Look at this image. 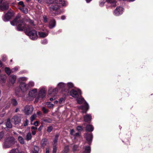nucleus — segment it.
Wrapping results in <instances>:
<instances>
[{
  "instance_id": "obj_1",
  "label": "nucleus",
  "mask_w": 153,
  "mask_h": 153,
  "mask_svg": "<svg viewBox=\"0 0 153 153\" xmlns=\"http://www.w3.org/2000/svg\"><path fill=\"white\" fill-rule=\"evenodd\" d=\"M46 2L52 5L50 6V9L52 13H53L52 15L55 16L57 14L56 10L59 8L60 6L59 4H61L62 6H65L66 5V2L63 0H45Z\"/></svg>"
},
{
  "instance_id": "obj_2",
  "label": "nucleus",
  "mask_w": 153,
  "mask_h": 153,
  "mask_svg": "<svg viewBox=\"0 0 153 153\" xmlns=\"http://www.w3.org/2000/svg\"><path fill=\"white\" fill-rule=\"evenodd\" d=\"M28 22L30 24L27 27V29L25 30V33L32 40L36 39L37 38V33L34 29L35 27V25L34 24L33 21L30 19L28 20Z\"/></svg>"
},
{
  "instance_id": "obj_3",
  "label": "nucleus",
  "mask_w": 153,
  "mask_h": 153,
  "mask_svg": "<svg viewBox=\"0 0 153 153\" xmlns=\"http://www.w3.org/2000/svg\"><path fill=\"white\" fill-rule=\"evenodd\" d=\"M11 24L12 25H17V30L19 31H22L27 29V27L30 25L26 26L23 20L21 19L19 16H17L12 22H11Z\"/></svg>"
},
{
  "instance_id": "obj_4",
  "label": "nucleus",
  "mask_w": 153,
  "mask_h": 153,
  "mask_svg": "<svg viewBox=\"0 0 153 153\" xmlns=\"http://www.w3.org/2000/svg\"><path fill=\"white\" fill-rule=\"evenodd\" d=\"M16 142L15 139L13 137H9L6 138L3 144L4 148H9L14 144Z\"/></svg>"
},
{
  "instance_id": "obj_5",
  "label": "nucleus",
  "mask_w": 153,
  "mask_h": 153,
  "mask_svg": "<svg viewBox=\"0 0 153 153\" xmlns=\"http://www.w3.org/2000/svg\"><path fill=\"white\" fill-rule=\"evenodd\" d=\"M28 97L29 98L32 100L36 98L34 102H37L38 99L36 98L38 95V92L37 89L34 88L30 91L28 93Z\"/></svg>"
},
{
  "instance_id": "obj_6",
  "label": "nucleus",
  "mask_w": 153,
  "mask_h": 153,
  "mask_svg": "<svg viewBox=\"0 0 153 153\" xmlns=\"http://www.w3.org/2000/svg\"><path fill=\"white\" fill-rule=\"evenodd\" d=\"M58 91L57 88L53 89L52 88H50L48 92V97H52L50 98V101H53L55 99V96L57 95Z\"/></svg>"
},
{
  "instance_id": "obj_7",
  "label": "nucleus",
  "mask_w": 153,
  "mask_h": 153,
  "mask_svg": "<svg viewBox=\"0 0 153 153\" xmlns=\"http://www.w3.org/2000/svg\"><path fill=\"white\" fill-rule=\"evenodd\" d=\"M33 107L31 105H27L23 110V111L25 114L29 115L31 114L33 111Z\"/></svg>"
},
{
  "instance_id": "obj_8",
  "label": "nucleus",
  "mask_w": 153,
  "mask_h": 153,
  "mask_svg": "<svg viewBox=\"0 0 153 153\" xmlns=\"http://www.w3.org/2000/svg\"><path fill=\"white\" fill-rule=\"evenodd\" d=\"M77 102L79 104H81L82 103H84L82 109H84L86 111H87L88 109V105L85 101L84 99L82 98H78L76 99Z\"/></svg>"
},
{
  "instance_id": "obj_9",
  "label": "nucleus",
  "mask_w": 153,
  "mask_h": 153,
  "mask_svg": "<svg viewBox=\"0 0 153 153\" xmlns=\"http://www.w3.org/2000/svg\"><path fill=\"white\" fill-rule=\"evenodd\" d=\"M9 6L8 3L6 1L0 4V11H4L8 9Z\"/></svg>"
},
{
  "instance_id": "obj_10",
  "label": "nucleus",
  "mask_w": 153,
  "mask_h": 153,
  "mask_svg": "<svg viewBox=\"0 0 153 153\" xmlns=\"http://www.w3.org/2000/svg\"><path fill=\"white\" fill-rule=\"evenodd\" d=\"M71 95L74 98H77L79 95L81 94V91L79 90H72L71 92Z\"/></svg>"
},
{
  "instance_id": "obj_11",
  "label": "nucleus",
  "mask_w": 153,
  "mask_h": 153,
  "mask_svg": "<svg viewBox=\"0 0 153 153\" xmlns=\"http://www.w3.org/2000/svg\"><path fill=\"white\" fill-rule=\"evenodd\" d=\"M123 8L120 7H118L115 9L114 12V15L117 16L123 13Z\"/></svg>"
},
{
  "instance_id": "obj_12",
  "label": "nucleus",
  "mask_w": 153,
  "mask_h": 153,
  "mask_svg": "<svg viewBox=\"0 0 153 153\" xmlns=\"http://www.w3.org/2000/svg\"><path fill=\"white\" fill-rule=\"evenodd\" d=\"M13 15V12L9 11L5 14L3 20L5 22L8 21Z\"/></svg>"
},
{
  "instance_id": "obj_13",
  "label": "nucleus",
  "mask_w": 153,
  "mask_h": 153,
  "mask_svg": "<svg viewBox=\"0 0 153 153\" xmlns=\"http://www.w3.org/2000/svg\"><path fill=\"white\" fill-rule=\"evenodd\" d=\"M19 87L20 89L23 92L26 91L28 89L27 85L26 84L24 83H21Z\"/></svg>"
},
{
  "instance_id": "obj_14",
  "label": "nucleus",
  "mask_w": 153,
  "mask_h": 153,
  "mask_svg": "<svg viewBox=\"0 0 153 153\" xmlns=\"http://www.w3.org/2000/svg\"><path fill=\"white\" fill-rule=\"evenodd\" d=\"M21 120V117L17 116H15L12 119V121L15 124H17L19 123L20 122Z\"/></svg>"
},
{
  "instance_id": "obj_15",
  "label": "nucleus",
  "mask_w": 153,
  "mask_h": 153,
  "mask_svg": "<svg viewBox=\"0 0 153 153\" xmlns=\"http://www.w3.org/2000/svg\"><path fill=\"white\" fill-rule=\"evenodd\" d=\"M16 79V76L13 75L9 76V81L12 84H14L15 82Z\"/></svg>"
},
{
  "instance_id": "obj_16",
  "label": "nucleus",
  "mask_w": 153,
  "mask_h": 153,
  "mask_svg": "<svg viewBox=\"0 0 153 153\" xmlns=\"http://www.w3.org/2000/svg\"><path fill=\"white\" fill-rule=\"evenodd\" d=\"M46 95V91L44 89H42L39 92V98H43Z\"/></svg>"
},
{
  "instance_id": "obj_17",
  "label": "nucleus",
  "mask_w": 153,
  "mask_h": 153,
  "mask_svg": "<svg viewBox=\"0 0 153 153\" xmlns=\"http://www.w3.org/2000/svg\"><path fill=\"white\" fill-rule=\"evenodd\" d=\"M56 25V22L55 20L52 19L51 20L49 23V27L50 28H52L54 27Z\"/></svg>"
},
{
  "instance_id": "obj_18",
  "label": "nucleus",
  "mask_w": 153,
  "mask_h": 153,
  "mask_svg": "<svg viewBox=\"0 0 153 153\" xmlns=\"http://www.w3.org/2000/svg\"><path fill=\"white\" fill-rule=\"evenodd\" d=\"M48 32L47 31L46 32H39V36L41 37H45L48 35Z\"/></svg>"
},
{
  "instance_id": "obj_19",
  "label": "nucleus",
  "mask_w": 153,
  "mask_h": 153,
  "mask_svg": "<svg viewBox=\"0 0 153 153\" xmlns=\"http://www.w3.org/2000/svg\"><path fill=\"white\" fill-rule=\"evenodd\" d=\"M91 119V117L90 115L87 114L84 117V120L86 122L90 121Z\"/></svg>"
},
{
  "instance_id": "obj_20",
  "label": "nucleus",
  "mask_w": 153,
  "mask_h": 153,
  "mask_svg": "<svg viewBox=\"0 0 153 153\" xmlns=\"http://www.w3.org/2000/svg\"><path fill=\"white\" fill-rule=\"evenodd\" d=\"M86 138L88 141H90L92 140V135L91 134H86L85 135Z\"/></svg>"
},
{
  "instance_id": "obj_21",
  "label": "nucleus",
  "mask_w": 153,
  "mask_h": 153,
  "mask_svg": "<svg viewBox=\"0 0 153 153\" xmlns=\"http://www.w3.org/2000/svg\"><path fill=\"white\" fill-rule=\"evenodd\" d=\"M86 129L88 131H92L93 130V128L91 125H88L86 126Z\"/></svg>"
},
{
  "instance_id": "obj_22",
  "label": "nucleus",
  "mask_w": 153,
  "mask_h": 153,
  "mask_svg": "<svg viewBox=\"0 0 153 153\" xmlns=\"http://www.w3.org/2000/svg\"><path fill=\"white\" fill-rule=\"evenodd\" d=\"M48 144L47 139H43L41 142V146L43 147Z\"/></svg>"
},
{
  "instance_id": "obj_23",
  "label": "nucleus",
  "mask_w": 153,
  "mask_h": 153,
  "mask_svg": "<svg viewBox=\"0 0 153 153\" xmlns=\"http://www.w3.org/2000/svg\"><path fill=\"white\" fill-rule=\"evenodd\" d=\"M19 9L24 13H27L28 12V9L25 7H20Z\"/></svg>"
},
{
  "instance_id": "obj_24",
  "label": "nucleus",
  "mask_w": 153,
  "mask_h": 153,
  "mask_svg": "<svg viewBox=\"0 0 153 153\" xmlns=\"http://www.w3.org/2000/svg\"><path fill=\"white\" fill-rule=\"evenodd\" d=\"M59 137L58 134H56L55 136V138H54L53 142V146H56L57 144V141Z\"/></svg>"
},
{
  "instance_id": "obj_25",
  "label": "nucleus",
  "mask_w": 153,
  "mask_h": 153,
  "mask_svg": "<svg viewBox=\"0 0 153 153\" xmlns=\"http://www.w3.org/2000/svg\"><path fill=\"white\" fill-rule=\"evenodd\" d=\"M6 126L7 127L9 128H11L12 125L11 123L10 120V119H8L6 123Z\"/></svg>"
},
{
  "instance_id": "obj_26",
  "label": "nucleus",
  "mask_w": 153,
  "mask_h": 153,
  "mask_svg": "<svg viewBox=\"0 0 153 153\" xmlns=\"http://www.w3.org/2000/svg\"><path fill=\"white\" fill-rule=\"evenodd\" d=\"M37 128L36 127L32 126L31 127V131L33 135H35L36 133V131H37Z\"/></svg>"
},
{
  "instance_id": "obj_27",
  "label": "nucleus",
  "mask_w": 153,
  "mask_h": 153,
  "mask_svg": "<svg viewBox=\"0 0 153 153\" xmlns=\"http://www.w3.org/2000/svg\"><path fill=\"white\" fill-rule=\"evenodd\" d=\"M65 84L63 82L59 83L57 85V88L59 89H61L65 87Z\"/></svg>"
},
{
  "instance_id": "obj_28",
  "label": "nucleus",
  "mask_w": 153,
  "mask_h": 153,
  "mask_svg": "<svg viewBox=\"0 0 153 153\" xmlns=\"http://www.w3.org/2000/svg\"><path fill=\"white\" fill-rule=\"evenodd\" d=\"M85 149L84 153H90L91 148L89 146H87L85 147Z\"/></svg>"
},
{
  "instance_id": "obj_29",
  "label": "nucleus",
  "mask_w": 153,
  "mask_h": 153,
  "mask_svg": "<svg viewBox=\"0 0 153 153\" xmlns=\"http://www.w3.org/2000/svg\"><path fill=\"white\" fill-rule=\"evenodd\" d=\"M27 79V78L26 77H20L18 78V80L19 82L20 83H22L23 81H26Z\"/></svg>"
},
{
  "instance_id": "obj_30",
  "label": "nucleus",
  "mask_w": 153,
  "mask_h": 153,
  "mask_svg": "<svg viewBox=\"0 0 153 153\" xmlns=\"http://www.w3.org/2000/svg\"><path fill=\"white\" fill-rule=\"evenodd\" d=\"M11 102L13 105L14 106H16L18 104L17 101L15 99H12L11 100Z\"/></svg>"
},
{
  "instance_id": "obj_31",
  "label": "nucleus",
  "mask_w": 153,
  "mask_h": 153,
  "mask_svg": "<svg viewBox=\"0 0 153 153\" xmlns=\"http://www.w3.org/2000/svg\"><path fill=\"white\" fill-rule=\"evenodd\" d=\"M19 141L20 143L22 144L24 143V141L23 138L21 136H19L18 137Z\"/></svg>"
},
{
  "instance_id": "obj_32",
  "label": "nucleus",
  "mask_w": 153,
  "mask_h": 153,
  "mask_svg": "<svg viewBox=\"0 0 153 153\" xmlns=\"http://www.w3.org/2000/svg\"><path fill=\"white\" fill-rule=\"evenodd\" d=\"M9 153H19V152L17 149H13Z\"/></svg>"
},
{
  "instance_id": "obj_33",
  "label": "nucleus",
  "mask_w": 153,
  "mask_h": 153,
  "mask_svg": "<svg viewBox=\"0 0 153 153\" xmlns=\"http://www.w3.org/2000/svg\"><path fill=\"white\" fill-rule=\"evenodd\" d=\"M32 138V136L31 134L30 133L27 134L26 135V139L27 140H29L31 139Z\"/></svg>"
},
{
  "instance_id": "obj_34",
  "label": "nucleus",
  "mask_w": 153,
  "mask_h": 153,
  "mask_svg": "<svg viewBox=\"0 0 153 153\" xmlns=\"http://www.w3.org/2000/svg\"><path fill=\"white\" fill-rule=\"evenodd\" d=\"M5 71L6 73L8 74L9 75L11 73V70L10 69L6 67L5 68Z\"/></svg>"
},
{
  "instance_id": "obj_35",
  "label": "nucleus",
  "mask_w": 153,
  "mask_h": 153,
  "mask_svg": "<svg viewBox=\"0 0 153 153\" xmlns=\"http://www.w3.org/2000/svg\"><path fill=\"white\" fill-rule=\"evenodd\" d=\"M65 98H61L60 99L59 101V102L60 104L62 103H64L65 102Z\"/></svg>"
},
{
  "instance_id": "obj_36",
  "label": "nucleus",
  "mask_w": 153,
  "mask_h": 153,
  "mask_svg": "<svg viewBox=\"0 0 153 153\" xmlns=\"http://www.w3.org/2000/svg\"><path fill=\"white\" fill-rule=\"evenodd\" d=\"M69 151V148L68 146H66L64 148V149L63 151V152L65 153H67Z\"/></svg>"
},
{
  "instance_id": "obj_37",
  "label": "nucleus",
  "mask_w": 153,
  "mask_h": 153,
  "mask_svg": "<svg viewBox=\"0 0 153 153\" xmlns=\"http://www.w3.org/2000/svg\"><path fill=\"white\" fill-rule=\"evenodd\" d=\"M47 106L50 108H52L54 106V105L51 103L50 102H48L47 103Z\"/></svg>"
},
{
  "instance_id": "obj_38",
  "label": "nucleus",
  "mask_w": 153,
  "mask_h": 153,
  "mask_svg": "<svg viewBox=\"0 0 153 153\" xmlns=\"http://www.w3.org/2000/svg\"><path fill=\"white\" fill-rule=\"evenodd\" d=\"M34 151L33 152V153H38V148L37 146H34Z\"/></svg>"
},
{
  "instance_id": "obj_39",
  "label": "nucleus",
  "mask_w": 153,
  "mask_h": 153,
  "mask_svg": "<svg viewBox=\"0 0 153 153\" xmlns=\"http://www.w3.org/2000/svg\"><path fill=\"white\" fill-rule=\"evenodd\" d=\"M28 85V88L29 87H32L34 85V83L33 82H30L28 83L27 85V86Z\"/></svg>"
},
{
  "instance_id": "obj_40",
  "label": "nucleus",
  "mask_w": 153,
  "mask_h": 153,
  "mask_svg": "<svg viewBox=\"0 0 153 153\" xmlns=\"http://www.w3.org/2000/svg\"><path fill=\"white\" fill-rule=\"evenodd\" d=\"M36 116L35 114H33L30 117V120L31 121L34 120L36 118Z\"/></svg>"
},
{
  "instance_id": "obj_41",
  "label": "nucleus",
  "mask_w": 153,
  "mask_h": 153,
  "mask_svg": "<svg viewBox=\"0 0 153 153\" xmlns=\"http://www.w3.org/2000/svg\"><path fill=\"white\" fill-rule=\"evenodd\" d=\"M18 4L19 5H20L21 6V7H25V5L24 4L23 2L22 1H20L18 3Z\"/></svg>"
},
{
  "instance_id": "obj_42",
  "label": "nucleus",
  "mask_w": 153,
  "mask_h": 153,
  "mask_svg": "<svg viewBox=\"0 0 153 153\" xmlns=\"http://www.w3.org/2000/svg\"><path fill=\"white\" fill-rule=\"evenodd\" d=\"M67 85L70 88H71L73 87V84L71 82L68 83L67 84Z\"/></svg>"
},
{
  "instance_id": "obj_43",
  "label": "nucleus",
  "mask_w": 153,
  "mask_h": 153,
  "mask_svg": "<svg viewBox=\"0 0 153 153\" xmlns=\"http://www.w3.org/2000/svg\"><path fill=\"white\" fill-rule=\"evenodd\" d=\"M53 128L52 126H49L48 127L47 131L49 132H51Z\"/></svg>"
},
{
  "instance_id": "obj_44",
  "label": "nucleus",
  "mask_w": 153,
  "mask_h": 153,
  "mask_svg": "<svg viewBox=\"0 0 153 153\" xmlns=\"http://www.w3.org/2000/svg\"><path fill=\"white\" fill-rule=\"evenodd\" d=\"M110 3L111 4V5L112 6L115 7L116 6V2L115 0Z\"/></svg>"
},
{
  "instance_id": "obj_45",
  "label": "nucleus",
  "mask_w": 153,
  "mask_h": 153,
  "mask_svg": "<svg viewBox=\"0 0 153 153\" xmlns=\"http://www.w3.org/2000/svg\"><path fill=\"white\" fill-rule=\"evenodd\" d=\"M18 69V68L17 67H15L14 68H13L11 70V72L12 73L15 72Z\"/></svg>"
},
{
  "instance_id": "obj_46",
  "label": "nucleus",
  "mask_w": 153,
  "mask_h": 153,
  "mask_svg": "<svg viewBox=\"0 0 153 153\" xmlns=\"http://www.w3.org/2000/svg\"><path fill=\"white\" fill-rule=\"evenodd\" d=\"M78 147V146L77 145H74L73 148V150L74 151H75L76 150Z\"/></svg>"
},
{
  "instance_id": "obj_47",
  "label": "nucleus",
  "mask_w": 153,
  "mask_h": 153,
  "mask_svg": "<svg viewBox=\"0 0 153 153\" xmlns=\"http://www.w3.org/2000/svg\"><path fill=\"white\" fill-rule=\"evenodd\" d=\"M29 121L27 119H26L25 122L24 123V126H26L27 125L28 123V122Z\"/></svg>"
},
{
  "instance_id": "obj_48",
  "label": "nucleus",
  "mask_w": 153,
  "mask_h": 153,
  "mask_svg": "<svg viewBox=\"0 0 153 153\" xmlns=\"http://www.w3.org/2000/svg\"><path fill=\"white\" fill-rule=\"evenodd\" d=\"M43 22L45 23L47 22L48 20H47L46 17V16H43Z\"/></svg>"
},
{
  "instance_id": "obj_49",
  "label": "nucleus",
  "mask_w": 153,
  "mask_h": 153,
  "mask_svg": "<svg viewBox=\"0 0 153 153\" xmlns=\"http://www.w3.org/2000/svg\"><path fill=\"white\" fill-rule=\"evenodd\" d=\"M57 148L56 146H53V152H56Z\"/></svg>"
},
{
  "instance_id": "obj_50",
  "label": "nucleus",
  "mask_w": 153,
  "mask_h": 153,
  "mask_svg": "<svg viewBox=\"0 0 153 153\" xmlns=\"http://www.w3.org/2000/svg\"><path fill=\"white\" fill-rule=\"evenodd\" d=\"M42 110L44 113H47L48 111L47 109L44 107L42 108Z\"/></svg>"
},
{
  "instance_id": "obj_51",
  "label": "nucleus",
  "mask_w": 153,
  "mask_h": 153,
  "mask_svg": "<svg viewBox=\"0 0 153 153\" xmlns=\"http://www.w3.org/2000/svg\"><path fill=\"white\" fill-rule=\"evenodd\" d=\"M4 136V134L2 132L0 133V140H1Z\"/></svg>"
},
{
  "instance_id": "obj_52",
  "label": "nucleus",
  "mask_w": 153,
  "mask_h": 153,
  "mask_svg": "<svg viewBox=\"0 0 153 153\" xmlns=\"http://www.w3.org/2000/svg\"><path fill=\"white\" fill-rule=\"evenodd\" d=\"M77 129L78 131H81L82 130V128L81 126H78L77 127Z\"/></svg>"
},
{
  "instance_id": "obj_53",
  "label": "nucleus",
  "mask_w": 153,
  "mask_h": 153,
  "mask_svg": "<svg viewBox=\"0 0 153 153\" xmlns=\"http://www.w3.org/2000/svg\"><path fill=\"white\" fill-rule=\"evenodd\" d=\"M47 41L45 39H44L41 42L43 44H46L47 43Z\"/></svg>"
},
{
  "instance_id": "obj_54",
  "label": "nucleus",
  "mask_w": 153,
  "mask_h": 153,
  "mask_svg": "<svg viewBox=\"0 0 153 153\" xmlns=\"http://www.w3.org/2000/svg\"><path fill=\"white\" fill-rule=\"evenodd\" d=\"M74 129H71V130L70 134L71 135H74Z\"/></svg>"
},
{
  "instance_id": "obj_55",
  "label": "nucleus",
  "mask_w": 153,
  "mask_h": 153,
  "mask_svg": "<svg viewBox=\"0 0 153 153\" xmlns=\"http://www.w3.org/2000/svg\"><path fill=\"white\" fill-rule=\"evenodd\" d=\"M34 125L35 126V127H36L38 126V121H36L34 123Z\"/></svg>"
},
{
  "instance_id": "obj_56",
  "label": "nucleus",
  "mask_w": 153,
  "mask_h": 153,
  "mask_svg": "<svg viewBox=\"0 0 153 153\" xmlns=\"http://www.w3.org/2000/svg\"><path fill=\"white\" fill-rule=\"evenodd\" d=\"M50 149L49 148H48L46 149V153H49L50 151Z\"/></svg>"
},
{
  "instance_id": "obj_57",
  "label": "nucleus",
  "mask_w": 153,
  "mask_h": 153,
  "mask_svg": "<svg viewBox=\"0 0 153 153\" xmlns=\"http://www.w3.org/2000/svg\"><path fill=\"white\" fill-rule=\"evenodd\" d=\"M104 3H105V2L103 1L100 2V6H103L104 5Z\"/></svg>"
},
{
  "instance_id": "obj_58",
  "label": "nucleus",
  "mask_w": 153,
  "mask_h": 153,
  "mask_svg": "<svg viewBox=\"0 0 153 153\" xmlns=\"http://www.w3.org/2000/svg\"><path fill=\"white\" fill-rule=\"evenodd\" d=\"M114 0H106V1L108 3H111L112 1H113Z\"/></svg>"
},
{
  "instance_id": "obj_59",
  "label": "nucleus",
  "mask_w": 153,
  "mask_h": 153,
  "mask_svg": "<svg viewBox=\"0 0 153 153\" xmlns=\"http://www.w3.org/2000/svg\"><path fill=\"white\" fill-rule=\"evenodd\" d=\"M74 136H79V133H76L74 135Z\"/></svg>"
},
{
  "instance_id": "obj_60",
  "label": "nucleus",
  "mask_w": 153,
  "mask_h": 153,
  "mask_svg": "<svg viewBox=\"0 0 153 153\" xmlns=\"http://www.w3.org/2000/svg\"><path fill=\"white\" fill-rule=\"evenodd\" d=\"M65 17L64 16H62L61 18V19L62 20H64L65 19Z\"/></svg>"
},
{
  "instance_id": "obj_61",
  "label": "nucleus",
  "mask_w": 153,
  "mask_h": 153,
  "mask_svg": "<svg viewBox=\"0 0 153 153\" xmlns=\"http://www.w3.org/2000/svg\"><path fill=\"white\" fill-rule=\"evenodd\" d=\"M19 108H17L15 110V112H17L18 111H19Z\"/></svg>"
},
{
  "instance_id": "obj_62",
  "label": "nucleus",
  "mask_w": 153,
  "mask_h": 153,
  "mask_svg": "<svg viewBox=\"0 0 153 153\" xmlns=\"http://www.w3.org/2000/svg\"><path fill=\"white\" fill-rule=\"evenodd\" d=\"M2 66V64L1 60H0V67Z\"/></svg>"
},
{
  "instance_id": "obj_63",
  "label": "nucleus",
  "mask_w": 153,
  "mask_h": 153,
  "mask_svg": "<svg viewBox=\"0 0 153 153\" xmlns=\"http://www.w3.org/2000/svg\"><path fill=\"white\" fill-rule=\"evenodd\" d=\"M58 102V101L56 100V101H55L54 102V103L55 104H57V103Z\"/></svg>"
},
{
  "instance_id": "obj_64",
  "label": "nucleus",
  "mask_w": 153,
  "mask_h": 153,
  "mask_svg": "<svg viewBox=\"0 0 153 153\" xmlns=\"http://www.w3.org/2000/svg\"><path fill=\"white\" fill-rule=\"evenodd\" d=\"M91 0H86V1L87 2H89Z\"/></svg>"
}]
</instances>
